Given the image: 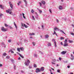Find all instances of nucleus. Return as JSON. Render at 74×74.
I'll return each mask as SVG.
<instances>
[{
    "mask_svg": "<svg viewBox=\"0 0 74 74\" xmlns=\"http://www.w3.org/2000/svg\"><path fill=\"white\" fill-rule=\"evenodd\" d=\"M24 25L25 27V28H27V27H27V26L26 25V24H24Z\"/></svg>",
    "mask_w": 74,
    "mask_h": 74,
    "instance_id": "16",
    "label": "nucleus"
},
{
    "mask_svg": "<svg viewBox=\"0 0 74 74\" xmlns=\"http://www.w3.org/2000/svg\"><path fill=\"white\" fill-rule=\"evenodd\" d=\"M3 66V65L1 64H0V67H1Z\"/></svg>",
    "mask_w": 74,
    "mask_h": 74,
    "instance_id": "44",
    "label": "nucleus"
},
{
    "mask_svg": "<svg viewBox=\"0 0 74 74\" xmlns=\"http://www.w3.org/2000/svg\"><path fill=\"white\" fill-rule=\"evenodd\" d=\"M14 70L16 69V66H14Z\"/></svg>",
    "mask_w": 74,
    "mask_h": 74,
    "instance_id": "37",
    "label": "nucleus"
},
{
    "mask_svg": "<svg viewBox=\"0 0 74 74\" xmlns=\"http://www.w3.org/2000/svg\"><path fill=\"white\" fill-rule=\"evenodd\" d=\"M29 63H30V60H27V61H25V64L26 66H29Z\"/></svg>",
    "mask_w": 74,
    "mask_h": 74,
    "instance_id": "1",
    "label": "nucleus"
},
{
    "mask_svg": "<svg viewBox=\"0 0 74 74\" xmlns=\"http://www.w3.org/2000/svg\"><path fill=\"white\" fill-rule=\"evenodd\" d=\"M70 74H73V73H70Z\"/></svg>",
    "mask_w": 74,
    "mask_h": 74,
    "instance_id": "64",
    "label": "nucleus"
},
{
    "mask_svg": "<svg viewBox=\"0 0 74 74\" xmlns=\"http://www.w3.org/2000/svg\"><path fill=\"white\" fill-rule=\"evenodd\" d=\"M20 50L22 51H23L24 50V48L23 47H20Z\"/></svg>",
    "mask_w": 74,
    "mask_h": 74,
    "instance_id": "10",
    "label": "nucleus"
},
{
    "mask_svg": "<svg viewBox=\"0 0 74 74\" xmlns=\"http://www.w3.org/2000/svg\"><path fill=\"white\" fill-rule=\"evenodd\" d=\"M69 43H72V42H73V40H69Z\"/></svg>",
    "mask_w": 74,
    "mask_h": 74,
    "instance_id": "15",
    "label": "nucleus"
},
{
    "mask_svg": "<svg viewBox=\"0 0 74 74\" xmlns=\"http://www.w3.org/2000/svg\"><path fill=\"white\" fill-rule=\"evenodd\" d=\"M66 51H63L61 52V54L62 55H64V54L66 53Z\"/></svg>",
    "mask_w": 74,
    "mask_h": 74,
    "instance_id": "7",
    "label": "nucleus"
},
{
    "mask_svg": "<svg viewBox=\"0 0 74 74\" xmlns=\"http://www.w3.org/2000/svg\"><path fill=\"white\" fill-rule=\"evenodd\" d=\"M22 14H23V16H25V14H24V13H23Z\"/></svg>",
    "mask_w": 74,
    "mask_h": 74,
    "instance_id": "59",
    "label": "nucleus"
},
{
    "mask_svg": "<svg viewBox=\"0 0 74 74\" xmlns=\"http://www.w3.org/2000/svg\"><path fill=\"white\" fill-rule=\"evenodd\" d=\"M71 60H74V58H71Z\"/></svg>",
    "mask_w": 74,
    "mask_h": 74,
    "instance_id": "63",
    "label": "nucleus"
},
{
    "mask_svg": "<svg viewBox=\"0 0 74 74\" xmlns=\"http://www.w3.org/2000/svg\"><path fill=\"white\" fill-rule=\"evenodd\" d=\"M42 3H43V4H44H44H45V1H42Z\"/></svg>",
    "mask_w": 74,
    "mask_h": 74,
    "instance_id": "20",
    "label": "nucleus"
},
{
    "mask_svg": "<svg viewBox=\"0 0 74 74\" xmlns=\"http://www.w3.org/2000/svg\"><path fill=\"white\" fill-rule=\"evenodd\" d=\"M58 28L57 27H55L54 28V30H58Z\"/></svg>",
    "mask_w": 74,
    "mask_h": 74,
    "instance_id": "23",
    "label": "nucleus"
},
{
    "mask_svg": "<svg viewBox=\"0 0 74 74\" xmlns=\"http://www.w3.org/2000/svg\"><path fill=\"white\" fill-rule=\"evenodd\" d=\"M18 3H19V4H21V3H22V2L19 1L18 2Z\"/></svg>",
    "mask_w": 74,
    "mask_h": 74,
    "instance_id": "43",
    "label": "nucleus"
},
{
    "mask_svg": "<svg viewBox=\"0 0 74 74\" xmlns=\"http://www.w3.org/2000/svg\"><path fill=\"white\" fill-rule=\"evenodd\" d=\"M29 69H32V66H29Z\"/></svg>",
    "mask_w": 74,
    "mask_h": 74,
    "instance_id": "56",
    "label": "nucleus"
},
{
    "mask_svg": "<svg viewBox=\"0 0 74 74\" xmlns=\"http://www.w3.org/2000/svg\"><path fill=\"white\" fill-rule=\"evenodd\" d=\"M56 21L58 23L59 22V20H58V19H56Z\"/></svg>",
    "mask_w": 74,
    "mask_h": 74,
    "instance_id": "41",
    "label": "nucleus"
},
{
    "mask_svg": "<svg viewBox=\"0 0 74 74\" xmlns=\"http://www.w3.org/2000/svg\"><path fill=\"white\" fill-rule=\"evenodd\" d=\"M68 68H70V66H67Z\"/></svg>",
    "mask_w": 74,
    "mask_h": 74,
    "instance_id": "52",
    "label": "nucleus"
},
{
    "mask_svg": "<svg viewBox=\"0 0 74 74\" xmlns=\"http://www.w3.org/2000/svg\"><path fill=\"white\" fill-rule=\"evenodd\" d=\"M49 11L50 12V13H52V11H51V9H49Z\"/></svg>",
    "mask_w": 74,
    "mask_h": 74,
    "instance_id": "30",
    "label": "nucleus"
},
{
    "mask_svg": "<svg viewBox=\"0 0 74 74\" xmlns=\"http://www.w3.org/2000/svg\"><path fill=\"white\" fill-rule=\"evenodd\" d=\"M23 18H24V19H25V18H26V17L25 16H23Z\"/></svg>",
    "mask_w": 74,
    "mask_h": 74,
    "instance_id": "61",
    "label": "nucleus"
},
{
    "mask_svg": "<svg viewBox=\"0 0 74 74\" xmlns=\"http://www.w3.org/2000/svg\"><path fill=\"white\" fill-rule=\"evenodd\" d=\"M39 4H40V7H41V3H39Z\"/></svg>",
    "mask_w": 74,
    "mask_h": 74,
    "instance_id": "54",
    "label": "nucleus"
},
{
    "mask_svg": "<svg viewBox=\"0 0 74 74\" xmlns=\"http://www.w3.org/2000/svg\"><path fill=\"white\" fill-rule=\"evenodd\" d=\"M49 37V36H48V35L47 34L45 35V38H48Z\"/></svg>",
    "mask_w": 74,
    "mask_h": 74,
    "instance_id": "13",
    "label": "nucleus"
},
{
    "mask_svg": "<svg viewBox=\"0 0 74 74\" xmlns=\"http://www.w3.org/2000/svg\"><path fill=\"white\" fill-rule=\"evenodd\" d=\"M52 41H55V39H53Z\"/></svg>",
    "mask_w": 74,
    "mask_h": 74,
    "instance_id": "48",
    "label": "nucleus"
},
{
    "mask_svg": "<svg viewBox=\"0 0 74 74\" xmlns=\"http://www.w3.org/2000/svg\"><path fill=\"white\" fill-rule=\"evenodd\" d=\"M31 12L32 13H33V12H34V10H32Z\"/></svg>",
    "mask_w": 74,
    "mask_h": 74,
    "instance_id": "29",
    "label": "nucleus"
},
{
    "mask_svg": "<svg viewBox=\"0 0 74 74\" xmlns=\"http://www.w3.org/2000/svg\"><path fill=\"white\" fill-rule=\"evenodd\" d=\"M48 45L49 47L50 46H51V43H48Z\"/></svg>",
    "mask_w": 74,
    "mask_h": 74,
    "instance_id": "18",
    "label": "nucleus"
},
{
    "mask_svg": "<svg viewBox=\"0 0 74 74\" xmlns=\"http://www.w3.org/2000/svg\"><path fill=\"white\" fill-rule=\"evenodd\" d=\"M61 45H63V42H61Z\"/></svg>",
    "mask_w": 74,
    "mask_h": 74,
    "instance_id": "57",
    "label": "nucleus"
},
{
    "mask_svg": "<svg viewBox=\"0 0 74 74\" xmlns=\"http://www.w3.org/2000/svg\"><path fill=\"white\" fill-rule=\"evenodd\" d=\"M39 13L40 14H41V13H42V11L40 10H39Z\"/></svg>",
    "mask_w": 74,
    "mask_h": 74,
    "instance_id": "24",
    "label": "nucleus"
},
{
    "mask_svg": "<svg viewBox=\"0 0 74 74\" xmlns=\"http://www.w3.org/2000/svg\"><path fill=\"white\" fill-rule=\"evenodd\" d=\"M57 72H58V73H60V70H57Z\"/></svg>",
    "mask_w": 74,
    "mask_h": 74,
    "instance_id": "38",
    "label": "nucleus"
},
{
    "mask_svg": "<svg viewBox=\"0 0 74 74\" xmlns=\"http://www.w3.org/2000/svg\"><path fill=\"white\" fill-rule=\"evenodd\" d=\"M1 30L3 32H7L8 31V29L5 28L4 27H2L1 28Z\"/></svg>",
    "mask_w": 74,
    "mask_h": 74,
    "instance_id": "2",
    "label": "nucleus"
},
{
    "mask_svg": "<svg viewBox=\"0 0 74 74\" xmlns=\"http://www.w3.org/2000/svg\"><path fill=\"white\" fill-rule=\"evenodd\" d=\"M34 67H36L37 65H36V64H34Z\"/></svg>",
    "mask_w": 74,
    "mask_h": 74,
    "instance_id": "28",
    "label": "nucleus"
},
{
    "mask_svg": "<svg viewBox=\"0 0 74 74\" xmlns=\"http://www.w3.org/2000/svg\"><path fill=\"white\" fill-rule=\"evenodd\" d=\"M32 18L34 20H35V18H34V16H32Z\"/></svg>",
    "mask_w": 74,
    "mask_h": 74,
    "instance_id": "36",
    "label": "nucleus"
},
{
    "mask_svg": "<svg viewBox=\"0 0 74 74\" xmlns=\"http://www.w3.org/2000/svg\"><path fill=\"white\" fill-rule=\"evenodd\" d=\"M12 10V9H11V10L8 9V10L6 11V12L7 13H9V14H12V11H11Z\"/></svg>",
    "mask_w": 74,
    "mask_h": 74,
    "instance_id": "3",
    "label": "nucleus"
},
{
    "mask_svg": "<svg viewBox=\"0 0 74 74\" xmlns=\"http://www.w3.org/2000/svg\"><path fill=\"white\" fill-rule=\"evenodd\" d=\"M68 39V38H66L65 39V41L64 42L67 43V40Z\"/></svg>",
    "mask_w": 74,
    "mask_h": 74,
    "instance_id": "14",
    "label": "nucleus"
},
{
    "mask_svg": "<svg viewBox=\"0 0 74 74\" xmlns=\"http://www.w3.org/2000/svg\"><path fill=\"white\" fill-rule=\"evenodd\" d=\"M21 73H24V71H21Z\"/></svg>",
    "mask_w": 74,
    "mask_h": 74,
    "instance_id": "50",
    "label": "nucleus"
},
{
    "mask_svg": "<svg viewBox=\"0 0 74 74\" xmlns=\"http://www.w3.org/2000/svg\"><path fill=\"white\" fill-rule=\"evenodd\" d=\"M60 38L61 40H64V38L63 37H61Z\"/></svg>",
    "mask_w": 74,
    "mask_h": 74,
    "instance_id": "26",
    "label": "nucleus"
},
{
    "mask_svg": "<svg viewBox=\"0 0 74 74\" xmlns=\"http://www.w3.org/2000/svg\"><path fill=\"white\" fill-rule=\"evenodd\" d=\"M36 73H39V72H41V70L39 69L38 68H37L36 70Z\"/></svg>",
    "mask_w": 74,
    "mask_h": 74,
    "instance_id": "4",
    "label": "nucleus"
},
{
    "mask_svg": "<svg viewBox=\"0 0 74 74\" xmlns=\"http://www.w3.org/2000/svg\"><path fill=\"white\" fill-rule=\"evenodd\" d=\"M10 29H12V27H11V26H10Z\"/></svg>",
    "mask_w": 74,
    "mask_h": 74,
    "instance_id": "49",
    "label": "nucleus"
},
{
    "mask_svg": "<svg viewBox=\"0 0 74 74\" xmlns=\"http://www.w3.org/2000/svg\"><path fill=\"white\" fill-rule=\"evenodd\" d=\"M29 35H30V36H32V34L31 33H30L29 34Z\"/></svg>",
    "mask_w": 74,
    "mask_h": 74,
    "instance_id": "60",
    "label": "nucleus"
},
{
    "mask_svg": "<svg viewBox=\"0 0 74 74\" xmlns=\"http://www.w3.org/2000/svg\"><path fill=\"white\" fill-rule=\"evenodd\" d=\"M53 61L54 62H56V60H55V59H54V60H53Z\"/></svg>",
    "mask_w": 74,
    "mask_h": 74,
    "instance_id": "45",
    "label": "nucleus"
},
{
    "mask_svg": "<svg viewBox=\"0 0 74 74\" xmlns=\"http://www.w3.org/2000/svg\"><path fill=\"white\" fill-rule=\"evenodd\" d=\"M17 50L18 51V52H21V51H20V48H17Z\"/></svg>",
    "mask_w": 74,
    "mask_h": 74,
    "instance_id": "19",
    "label": "nucleus"
},
{
    "mask_svg": "<svg viewBox=\"0 0 74 74\" xmlns=\"http://www.w3.org/2000/svg\"><path fill=\"white\" fill-rule=\"evenodd\" d=\"M32 44H33V45H34V46H35V45H36V43L34 42H32Z\"/></svg>",
    "mask_w": 74,
    "mask_h": 74,
    "instance_id": "21",
    "label": "nucleus"
},
{
    "mask_svg": "<svg viewBox=\"0 0 74 74\" xmlns=\"http://www.w3.org/2000/svg\"><path fill=\"white\" fill-rule=\"evenodd\" d=\"M72 26H73V27H74V24H72Z\"/></svg>",
    "mask_w": 74,
    "mask_h": 74,
    "instance_id": "62",
    "label": "nucleus"
},
{
    "mask_svg": "<svg viewBox=\"0 0 74 74\" xmlns=\"http://www.w3.org/2000/svg\"><path fill=\"white\" fill-rule=\"evenodd\" d=\"M14 26H15L16 28V29H17V26H16V25L15 23V22H14Z\"/></svg>",
    "mask_w": 74,
    "mask_h": 74,
    "instance_id": "17",
    "label": "nucleus"
},
{
    "mask_svg": "<svg viewBox=\"0 0 74 74\" xmlns=\"http://www.w3.org/2000/svg\"><path fill=\"white\" fill-rule=\"evenodd\" d=\"M2 5H0V7L1 8V9H3V10L4 9V7L3 6H2Z\"/></svg>",
    "mask_w": 74,
    "mask_h": 74,
    "instance_id": "12",
    "label": "nucleus"
},
{
    "mask_svg": "<svg viewBox=\"0 0 74 74\" xmlns=\"http://www.w3.org/2000/svg\"><path fill=\"white\" fill-rule=\"evenodd\" d=\"M5 27H8V26L7 25H6V24H5Z\"/></svg>",
    "mask_w": 74,
    "mask_h": 74,
    "instance_id": "33",
    "label": "nucleus"
},
{
    "mask_svg": "<svg viewBox=\"0 0 74 74\" xmlns=\"http://www.w3.org/2000/svg\"><path fill=\"white\" fill-rule=\"evenodd\" d=\"M71 35H73V36H74V34L73 33H71Z\"/></svg>",
    "mask_w": 74,
    "mask_h": 74,
    "instance_id": "40",
    "label": "nucleus"
},
{
    "mask_svg": "<svg viewBox=\"0 0 74 74\" xmlns=\"http://www.w3.org/2000/svg\"><path fill=\"white\" fill-rule=\"evenodd\" d=\"M56 32L54 31V33L53 34V35H54V34H56Z\"/></svg>",
    "mask_w": 74,
    "mask_h": 74,
    "instance_id": "32",
    "label": "nucleus"
},
{
    "mask_svg": "<svg viewBox=\"0 0 74 74\" xmlns=\"http://www.w3.org/2000/svg\"><path fill=\"white\" fill-rule=\"evenodd\" d=\"M34 56H35V57H37V55H36V54H35L34 55Z\"/></svg>",
    "mask_w": 74,
    "mask_h": 74,
    "instance_id": "51",
    "label": "nucleus"
},
{
    "mask_svg": "<svg viewBox=\"0 0 74 74\" xmlns=\"http://www.w3.org/2000/svg\"><path fill=\"white\" fill-rule=\"evenodd\" d=\"M59 10H62L63 9V8L62 7V6H60L59 7Z\"/></svg>",
    "mask_w": 74,
    "mask_h": 74,
    "instance_id": "11",
    "label": "nucleus"
},
{
    "mask_svg": "<svg viewBox=\"0 0 74 74\" xmlns=\"http://www.w3.org/2000/svg\"><path fill=\"white\" fill-rule=\"evenodd\" d=\"M20 56H21V58H24V57H23V56H22V55H21V54L20 55Z\"/></svg>",
    "mask_w": 74,
    "mask_h": 74,
    "instance_id": "25",
    "label": "nucleus"
},
{
    "mask_svg": "<svg viewBox=\"0 0 74 74\" xmlns=\"http://www.w3.org/2000/svg\"><path fill=\"white\" fill-rule=\"evenodd\" d=\"M6 58H7V59H9V58H10V57L9 56H7L6 57Z\"/></svg>",
    "mask_w": 74,
    "mask_h": 74,
    "instance_id": "31",
    "label": "nucleus"
},
{
    "mask_svg": "<svg viewBox=\"0 0 74 74\" xmlns=\"http://www.w3.org/2000/svg\"><path fill=\"white\" fill-rule=\"evenodd\" d=\"M40 70V72H41V71H44V68L43 67H41Z\"/></svg>",
    "mask_w": 74,
    "mask_h": 74,
    "instance_id": "9",
    "label": "nucleus"
},
{
    "mask_svg": "<svg viewBox=\"0 0 74 74\" xmlns=\"http://www.w3.org/2000/svg\"><path fill=\"white\" fill-rule=\"evenodd\" d=\"M16 53H17V54H18V55H19L20 56V55H21V54H20L19 53H18V52H17Z\"/></svg>",
    "mask_w": 74,
    "mask_h": 74,
    "instance_id": "42",
    "label": "nucleus"
},
{
    "mask_svg": "<svg viewBox=\"0 0 74 74\" xmlns=\"http://www.w3.org/2000/svg\"><path fill=\"white\" fill-rule=\"evenodd\" d=\"M24 1L25 2V3H27V2H26V0H24Z\"/></svg>",
    "mask_w": 74,
    "mask_h": 74,
    "instance_id": "46",
    "label": "nucleus"
},
{
    "mask_svg": "<svg viewBox=\"0 0 74 74\" xmlns=\"http://www.w3.org/2000/svg\"><path fill=\"white\" fill-rule=\"evenodd\" d=\"M71 57H72V58H74V56H73V54H71Z\"/></svg>",
    "mask_w": 74,
    "mask_h": 74,
    "instance_id": "34",
    "label": "nucleus"
},
{
    "mask_svg": "<svg viewBox=\"0 0 74 74\" xmlns=\"http://www.w3.org/2000/svg\"><path fill=\"white\" fill-rule=\"evenodd\" d=\"M9 4L10 5V7L12 9V8L13 7V5L12 4V3L11 2H9Z\"/></svg>",
    "mask_w": 74,
    "mask_h": 74,
    "instance_id": "5",
    "label": "nucleus"
},
{
    "mask_svg": "<svg viewBox=\"0 0 74 74\" xmlns=\"http://www.w3.org/2000/svg\"><path fill=\"white\" fill-rule=\"evenodd\" d=\"M2 15H2V14H0V17H1Z\"/></svg>",
    "mask_w": 74,
    "mask_h": 74,
    "instance_id": "53",
    "label": "nucleus"
},
{
    "mask_svg": "<svg viewBox=\"0 0 74 74\" xmlns=\"http://www.w3.org/2000/svg\"><path fill=\"white\" fill-rule=\"evenodd\" d=\"M51 63L52 64H55V63H53V62H51Z\"/></svg>",
    "mask_w": 74,
    "mask_h": 74,
    "instance_id": "55",
    "label": "nucleus"
},
{
    "mask_svg": "<svg viewBox=\"0 0 74 74\" xmlns=\"http://www.w3.org/2000/svg\"><path fill=\"white\" fill-rule=\"evenodd\" d=\"M8 42H11V40H9Z\"/></svg>",
    "mask_w": 74,
    "mask_h": 74,
    "instance_id": "58",
    "label": "nucleus"
},
{
    "mask_svg": "<svg viewBox=\"0 0 74 74\" xmlns=\"http://www.w3.org/2000/svg\"><path fill=\"white\" fill-rule=\"evenodd\" d=\"M69 45H68V43H64V47H67V46H68Z\"/></svg>",
    "mask_w": 74,
    "mask_h": 74,
    "instance_id": "6",
    "label": "nucleus"
},
{
    "mask_svg": "<svg viewBox=\"0 0 74 74\" xmlns=\"http://www.w3.org/2000/svg\"><path fill=\"white\" fill-rule=\"evenodd\" d=\"M54 47L56 48L57 47V45H56V42L55 41H54Z\"/></svg>",
    "mask_w": 74,
    "mask_h": 74,
    "instance_id": "8",
    "label": "nucleus"
},
{
    "mask_svg": "<svg viewBox=\"0 0 74 74\" xmlns=\"http://www.w3.org/2000/svg\"><path fill=\"white\" fill-rule=\"evenodd\" d=\"M59 60H62V58L60 57L59 58Z\"/></svg>",
    "mask_w": 74,
    "mask_h": 74,
    "instance_id": "39",
    "label": "nucleus"
},
{
    "mask_svg": "<svg viewBox=\"0 0 74 74\" xmlns=\"http://www.w3.org/2000/svg\"><path fill=\"white\" fill-rule=\"evenodd\" d=\"M3 55V56H6V55H7V54L6 53H4Z\"/></svg>",
    "mask_w": 74,
    "mask_h": 74,
    "instance_id": "22",
    "label": "nucleus"
},
{
    "mask_svg": "<svg viewBox=\"0 0 74 74\" xmlns=\"http://www.w3.org/2000/svg\"><path fill=\"white\" fill-rule=\"evenodd\" d=\"M11 53H14V51H12V50L11 51Z\"/></svg>",
    "mask_w": 74,
    "mask_h": 74,
    "instance_id": "35",
    "label": "nucleus"
},
{
    "mask_svg": "<svg viewBox=\"0 0 74 74\" xmlns=\"http://www.w3.org/2000/svg\"><path fill=\"white\" fill-rule=\"evenodd\" d=\"M60 32H62V33H63L64 34H65V33L62 30H60Z\"/></svg>",
    "mask_w": 74,
    "mask_h": 74,
    "instance_id": "27",
    "label": "nucleus"
},
{
    "mask_svg": "<svg viewBox=\"0 0 74 74\" xmlns=\"http://www.w3.org/2000/svg\"><path fill=\"white\" fill-rule=\"evenodd\" d=\"M32 35H35V34L33 33H32Z\"/></svg>",
    "mask_w": 74,
    "mask_h": 74,
    "instance_id": "47",
    "label": "nucleus"
}]
</instances>
